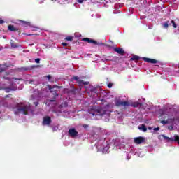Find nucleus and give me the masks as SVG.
<instances>
[{
	"label": "nucleus",
	"mask_w": 179,
	"mask_h": 179,
	"mask_svg": "<svg viewBox=\"0 0 179 179\" xmlns=\"http://www.w3.org/2000/svg\"><path fill=\"white\" fill-rule=\"evenodd\" d=\"M47 78L48 79H51V76H48Z\"/></svg>",
	"instance_id": "28"
},
{
	"label": "nucleus",
	"mask_w": 179,
	"mask_h": 179,
	"mask_svg": "<svg viewBox=\"0 0 179 179\" xmlns=\"http://www.w3.org/2000/svg\"><path fill=\"white\" fill-rule=\"evenodd\" d=\"M171 23H172L173 24V27H174V29H176L177 27V24H176V22H174V21H171Z\"/></svg>",
	"instance_id": "15"
},
{
	"label": "nucleus",
	"mask_w": 179,
	"mask_h": 179,
	"mask_svg": "<svg viewBox=\"0 0 179 179\" xmlns=\"http://www.w3.org/2000/svg\"><path fill=\"white\" fill-rule=\"evenodd\" d=\"M53 102H54V101H50V103H53Z\"/></svg>",
	"instance_id": "33"
},
{
	"label": "nucleus",
	"mask_w": 179,
	"mask_h": 179,
	"mask_svg": "<svg viewBox=\"0 0 179 179\" xmlns=\"http://www.w3.org/2000/svg\"><path fill=\"white\" fill-rule=\"evenodd\" d=\"M114 51H115V52H117V54H124V50L120 48H115L114 49Z\"/></svg>",
	"instance_id": "10"
},
{
	"label": "nucleus",
	"mask_w": 179,
	"mask_h": 179,
	"mask_svg": "<svg viewBox=\"0 0 179 179\" xmlns=\"http://www.w3.org/2000/svg\"><path fill=\"white\" fill-rule=\"evenodd\" d=\"M35 62H36V64H40V59H35Z\"/></svg>",
	"instance_id": "21"
},
{
	"label": "nucleus",
	"mask_w": 179,
	"mask_h": 179,
	"mask_svg": "<svg viewBox=\"0 0 179 179\" xmlns=\"http://www.w3.org/2000/svg\"><path fill=\"white\" fill-rule=\"evenodd\" d=\"M159 129H160V128L157 127V128H155L154 131H159Z\"/></svg>",
	"instance_id": "25"
},
{
	"label": "nucleus",
	"mask_w": 179,
	"mask_h": 179,
	"mask_svg": "<svg viewBox=\"0 0 179 179\" xmlns=\"http://www.w3.org/2000/svg\"><path fill=\"white\" fill-rule=\"evenodd\" d=\"M66 40H67V41H72L73 38L71 36H69L66 38Z\"/></svg>",
	"instance_id": "17"
},
{
	"label": "nucleus",
	"mask_w": 179,
	"mask_h": 179,
	"mask_svg": "<svg viewBox=\"0 0 179 179\" xmlns=\"http://www.w3.org/2000/svg\"><path fill=\"white\" fill-rule=\"evenodd\" d=\"M138 129H140V131H143V132H146L148 129H146V127H145V125H141L138 127Z\"/></svg>",
	"instance_id": "12"
},
{
	"label": "nucleus",
	"mask_w": 179,
	"mask_h": 179,
	"mask_svg": "<svg viewBox=\"0 0 179 179\" xmlns=\"http://www.w3.org/2000/svg\"><path fill=\"white\" fill-rule=\"evenodd\" d=\"M132 59H136V61H138V59H139V57L134 56V57H133Z\"/></svg>",
	"instance_id": "19"
},
{
	"label": "nucleus",
	"mask_w": 179,
	"mask_h": 179,
	"mask_svg": "<svg viewBox=\"0 0 179 179\" xmlns=\"http://www.w3.org/2000/svg\"><path fill=\"white\" fill-rule=\"evenodd\" d=\"M163 26H164V27L165 29H167V27H169V23L164 22V23L163 24Z\"/></svg>",
	"instance_id": "16"
},
{
	"label": "nucleus",
	"mask_w": 179,
	"mask_h": 179,
	"mask_svg": "<svg viewBox=\"0 0 179 179\" xmlns=\"http://www.w3.org/2000/svg\"><path fill=\"white\" fill-rule=\"evenodd\" d=\"M88 113L94 117V115H103L106 114V110L93 106L89 108Z\"/></svg>",
	"instance_id": "2"
},
{
	"label": "nucleus",
	"mask_w": 179,
	"mask_h": 179,
	"mask_svg": "<svg viewBox=\"0 0 179 179\" xmlns=\"http://www.w3.org/2000/svg\"><path fill=\"white\" fill-rule=\"evenodd\" d=\"M117 106H123L124 107H126V106H129V103H128V102L127 101H120V102H117L116 103Z\"/></svg>",
	"instance_id": "9"
},
{
	"label": "nucleus",
	"mask_w": 179,
	"mask_h": 179,
	"mask_svg": "<svg viewBox=\"0 0 179 179\" xmlns=\"http://www.w3.org/2000/svg\"><path fill=\"white\" fill-rule=\"evenodd\" d=\"M138 106H139V103H136V104L134 105V107H138Z\"/></svg>",
	"instance_id": "24"
},
{
	"label": "nucleus",
	"mask_w": 179,
	"mask_h": 179,
	"mask_svg": "<svg viewBox=\"0 0 179 179\" xmlns=\"http://www.w3.org/2000/svg\"><path fill=\"white\" fill-rule=\"evenodd\" d=\"M169 129H170L171 131V130L174 129V127L171 126L169 127Z\"/></svg>",
	"instance_id": "23"
},
{
	"label": "nucleus",
	"mask_w": 179,
	"mask_h": 179,
	"mask_svg": "<svg viewBox=\"0 0 179 179\" xmlns=\"http://www.w3.org/2000/svg\"><path fill=\"white\" fill-rule=\"evenodd\" d=\"M161 122L162 124H173V127L177 128L174 126V124L178 122V120L169 119L167 120H162Z\"/></svg>",
	"instance_id": "3"
},
{
	"label": "nucleus",
	"mask_w": 179,
	"mask_h": 179,
	"mask_svg": "<svg viewBox=\"0 0 179 179\" xmlns=\"http://www.w3.org/2000/svg\"><path fill=\"white\" fill-rule=\"evenodd\" d=\"M38 103L36 102L35 106H38Z\"/></svg>",
	"instance_id": "32"
},
{
	"label": "nucleus",
	"mask_w": 179,
	"mask_h": 179,
	"mask_svg": "<svg viewBox=\"0 0 179 179\" xmlns=\"http://www.w3.org/2000/svg\"><path fill=\"white\" fill-rule=\"evenodd\" d=\"M173 1H176V0H173Z\"/></svg>",
	"instance_id": "35"
},
{
	"label": "nucleus",
	"mask_w": 179,
	"mask_h": 179,
	"mask_svg": "<svg viewBox=\"0 0 179 179\" xmlns=\"http://www.w3.org/2000/svg\"><path fill=\"white\" fill-rule=\"evenodd\" d=\"M2 23H3V20H0V24H2Z\"/></svg>",
	"instance_id": "27"
},
{
	"label": "nucleus",
	"mask_w": 179,
	"mask_h": 179,
	"mask_svg": "<svg viewBox=\"0 0 179 179\" xmlns=\"http://www.w3.org/2000/svg\"><path fill=\"white\" fill-rule=\"evenodd\" d=\"M49 124H51V118L48 116L45 117L43 118V125H49Z\"/></svg>",
	"instance_id": "7"
},
{
	"label": "nucleus",
	"mask_w": 179,
	"mask_h": 179,
	"mask_svg": "<svg viewBox=\"0 0 179 179\" xmlns=\"http://www.w3.org/2000/svg\"><path fill=\"white\" fill-rule=\"evenodd\" d=\"M10 90H16V87H14V88L10 87Z\"/></svg>",
	"instance_id": "26"
},
{
	"label": "nucleus",
	"mask_w": 179,
	"mask_h": 179,
	"mask_svg": "<svg viewBox=\"0 0 179 179\" xmlns=\"http://www.w3.org/2000/svg\"><path fill=\"white\" fill-rule=\"evenodd\" d=\"M1 69H2V66L0 65V72H2V70Z\"/></svg>",
	"instance_id": "29"
},
{
	"label": "nucleus",
	"mask_w": 179,
	"mask_h": 179,
	"mask_svg": "<svg viewBox=\"0 0 179 179\" xmlns=\"http://www.w3.org/2000/svg\"><path fill=\"white\" fill-rule=\"evenodd\" d=\"M10 80L12 82L13 86H16V85H19V83H20V80H17L16 78H11Z\"/></svg>",
	"instance_id": "8"
},
{
	"label": "nucleus",
	"mask_w": 179,
	"mask_h": 179,
	"mask_svg": "<svg viewBox=\"0 0 179 179\" xmlns=\"http://www.w3.org/2000/svg\"><path fill=\"white\" fill-rule=\"evenodd\" d=\"M8 30H10L11 31H14L15 27H13V25H9L8 26Z\"/></svg>",
	"instance_id": "13"
},
{
	"label": "nucleus",
	"mask_w": 179,
	"mask_h": 179,
	"mask_svg": "<svg viewBox=\"0 0 179 179\" xmlns=\"http://www.w3.org/2000/svg\"><path fill=\"white\" fill-rule=\"evenodd\" d=\"M55 107V108H57V105H56Z\"/></svg>",
	"instance_id": "34"
},
{
	"label": "nucleus",
	"mask_w": 179,
	"mask_h": 179,
	"mask_svg": "<svg viewBox=\"0 0 179 179\" xmlns=\"http://www.w3.org/2000/svg\"><path fill=\"white\" fill-rule=\"evenodd\" d=\"M62 45H63V47H66V45H68L66 43H62Z\"/></svg>",
	"instance_id": "22"
},
{
	"label": "nucleus",
	"mask_w": 179,
	"mask_h": 179,
	"mask_svg": "<svg viewBox=\"0 0 179 179\" xmlns=\"http://www.w3.org/2000/svg\"><path fill=\"white\" fill-rule=\"evenodd\" d=\"M29 110H30V104L20 103L17 104L16 108H14V112L15 114H19V113H20L21 114L26 115V114H29Z\"/></svg>",
	"instance_id": "1"
},
{
	"label": "nucleus",
	"mask_w": 179,
	"mask_h": 179,
	"mask_svg": "<svg viewBox=\"0 0 179 179\" xmlns=\"http://www.w3.org/2000/svg\"><path fill=\"white\" fill-rule=\"evenodd\" d=\"M113 85H111V84H109L108 85V87H111Z\"/></svg>",
	"instance_id": "30"
},
{
	"label": "nucleus",
	"mask_w": 179,
	"mask_h": 179,
	"mask_svg": "<svg viewBox=\"0 0 179 179\" xmlns=\"http://www.w3.org/2000/svg\"><path fill=\"white\" fill-rule=\"evenodd\" d=\"M85 0H77V2H78V3H83Z\"/></svg>",
	"instance_id": "20"
},
{
	"label": "nucleus",
	"mask_w": 179,
	"mask_h": 179,
	"mask_svg": "<svg viewBox=\"0 0 179 179\" xmlns=\"http://www.w3.org/2000/svg\"><path fill=\"white\" fill-rule=\"evenodd\" d=\"M74 80H77V82H80V83H83V80H79V78L78 77L73 78Z\"/></svg>",
	"instance_id": "14"
},
{
	"label": "nucleus",
	"mask_w": 179,
	"mask_h": 179,
	"mask_svg": "<svg viewBox=\"0 0 179 179\" xmlns=\"http://www.w3.org/2000/svg\"><path fill=\"white\" fill-rule=\"evenodd\" d=\"M69 135L72 136V138H75V136H78V131H76L75 129H70L69 131Z\"/></svg>",
	"instance_id": "5"
},
{
	"label": "nucleus",
	"mask_w": 179,
	"mask_h": 179,
	"mask_svg": "<svg viewBox=\"0 0 179 179\" xmlns=\"http://www.w3.org/2000/svg\"><path fill=\"white\" fill-rule=\"evenodd\" d=\"M143 61H145V62H148L150 64H157V60L154 59L144 57V58H143Z\"/></svg>",
	"instance_id": "6"
},
{
	"label": "nucleus",
	"mask_w": 179,
	"mask_h": 179,
	"mask_svg": "<svg viewBox=\"0 0 179 179\" xmlns=\"http://www.w3.org/2000/svg\"><path fill=\"white\" fill-rule=\"evenodd\" d=\"M83 41H87V43H90L92 44H96L95 41H93L92 39H90V38H83Z\"/></svg>",
	"instance_id": "11"
},
{
	"label": "nucleus",
	"mask_w": 179,
	"mask_h": 179,
	"mask_svg": "<svg viewBox=\"0 0 179 179\" xmlns=\"http://www.w3.org/2000/svg\"><path fill=\"white\" fill-rule=\"evenodd\" d=\"M134 143H136L137 145H141V143H143L145 142V138L144 137H137L134 139Z\"/></svg>",
	"instance_id": "4"
},
{
	"label": "nucleus",
	"mask_w": 179,
	"mask_h": 179,
	"mask_svg": "<svg viewBox=\"0 0 179 179\" xmlns=\"http://www.w3.org/2000/svg\"><path fill=\"white\" fill-rule=\"evenodd\" d=\"M11 47L16 48V47H17V45H16V43H11Z\"/></svg>",
	"instance_id": "18"
},
{
	"label": "nucleus",
	"mask_w": 179,
	"mask_h": 179,
	"mask_svg": "<svg viewBox=\"0 0 179 179\" xmlns=\"http://www.w3.org/2000/svg\"><path fill=\"white\" fill-rule=\"evenodd\" d=\"M49 90H50V92H52V88L49 87Z\"/></svg>",
	"instance_id": "31"
}]
</instances>
